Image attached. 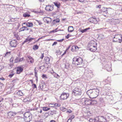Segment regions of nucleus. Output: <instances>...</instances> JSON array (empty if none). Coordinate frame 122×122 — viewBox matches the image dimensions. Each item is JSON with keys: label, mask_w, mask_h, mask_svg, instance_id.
I'll return each instance as SVG.
<instances>
[{"label": "nucleus", "mask_w": 122, "mask_h": 122, "mask_svg": "<svg viewBox=\"0 0 122 122\" xmlns=\"http://www.w3.org/2000/svg\"><path fill=\"white\" fill-rule=\"evenodd\" d=\"M64 39H62V40H59L57 41L59 42H62L63 40Z\"/></svg>", "instance_id": "nucleus-56"}, {"label": "nucleus", "mask_w": 122, "mask_h": 122, "mask_svg": "<svg viewBox=\"0 0 122 122\" xmlns=\"http://www.w3.org/2000/svg\"><path fill=\"white\" fill-rule=\"evenodd\" d=\"M60 109H61V110L63 112H65L66 111V108L63 107H61L60 108Z\"/></svg>", "instance_id": "nucleus-35"}, {"label": "nucleus", "mask_w": 122, "mask_h": 122, "mask_svg": "<svg viewBox=\"0 0 122 122\" xmlns=\"http://www.w3.org/2000/svg\"><path fill=\"white\" fill-rule=\"evenodd\" d=\"M3 99L2 97H0V102H1L2 101H3Z\"/></svg>", "instance_id": "nucleus-55"}, {"label": "nucleus", "mask_w": 122, "mask_h": 122, "mask_svg": "<svg viewBox=\"0 0 122 122\" xmlns=\"http://www.w3.org/2000/svg\"><path fill=\"white\" fill-rule=\"evenodd\" d=\"M71 36L69 34H68L66 36V38L67 39H68Z\"/></svg>", "instance_id": "nucleus-49"}, {"label": "nucleus", "mask_w": 122, "mask_h": 122, "mask_svg": "<svg viewBox=\"0 0 122 122\" xmlns=\"http://www.w3.org/2000/svg\"><path fill=\"white\" fill-rule=\"evenodd\" d=\"M37 21L39 25H41L42 24V22H41L40 21L37 20Z\"/></svg>", "instance_id": "nucleus-47"}, {"label": "nucleus", "mask_w": 122, "mask_h": 122, "mask_svg": "<svg viewBox=\"0 0 122 122\" xmlns=\"http://www.w3.org/2000/svg\"><path fill=\"white\" fill-rule=\"evenodd\" d=\"M23 24H26L27 26L28 27H32L33 26V23L30 22H24L22 24V25Z\"/></svg>", "instance_id": "nucleus-17"}, {"label": "nucleus", "mask_w": 122, "mask_h": 122, "mask_svg": "<svg viewBox=\"0 0 122 122\" xmlns=\"http://www.w3.org/2000/svg\"><path fill=\"white\" fill-rule=\"evenodd\" d=\"M57 42H54V43L52 44V46H53L54 45L56 44H57Z\"/></svg>", "instance_id": "nucleus-57"}, {"label": "nucleus", "mask_w": 122, "mask_h": 122, "mask_svg": "<svg viewBox=\"0 0 122 122\" xmlns=\"http://www.w3.org/2000/svg\"><path fill=\"white\" fill-rule=\"evenodd\" d=\"M72 112V111L71 110H70V109L69 110H68L67 111H66V112L68 113H71V112Z\"/></svg>", "instance_id": "nucleus-52"}, {"label": "nucleus", "mask_w": 122, "mask_h": 122, "mask_svg": "<svg viewBox=\"0 0 122 122\" xmlns=\"http://www.w3.org/2000/svg\"><path fill=\"white\" fill-rule=\"evenodd\" d=\"M101 5H99L98 6V7L99 8H100L101 7Z\"/></svg>", "instance_id": "nucleus-61"}, {"label": "nucleus", "mask_w": 122, "mask_h": 122, "mask_svg": "<svg viewBox=\"0 0 122 122\" xmlns=\"http://www.w3.org/2000/svg\"><path fill=\"white\" fill-rule=\"evenodd\" d=\"M22 25V28H23L25 29H26V30H29V28H28L27 27H26L25 26H23V25Z\"/></svg>", "instance_id": "nucleus-48"}, {"label": "nucleus", "mask_w": 122, "mask_h": 122, "mask_svg": "<svg viewBox=\"0 0 122 122\" xmlns=\"http://www.w3.org/2000/svg\"><path fill=\"white\" fill-rule=\"evenodd\" d=\"M15 62L16 63L18 62H19V57L16 58L15 60Z\"/></svg>", "instance_id": "nucleus-37"}, {"label": "nucleus", "mask_w": 122, "mask_h": 122, "mask_svg": "<svg viewBox=\"0 0 122 122\" xmlns=\"http://www.w3.org/2000/svg\"><path fill=\"white\" fill-rule=\"evenodd\" d=\"M83 62L82 59L78 56L74 57L72 59V63L76 66L81 65Z\"/></svg>", "instance_id": "nucleus-3"}, {"label": "nucleus", "mask_w": 122, "mask_h": 122, "mask_svg": "<svg viewBox=\"0 0 122 122\" xmlns=\"http://www.w3.org/2000/svg\"><path fill=\"white\" fill-rule=\"evenodd\" d=\"M43 110L44 111H46L50 109V108L46 107H44L42 108Z\"/></svg>", "instance_id": "nucleus-29"}, {"label": "nucleus", "mask_w": 122, "mask_h": 122, "mask_svg": "<svg viewBox=\"0 0 122 122\" xmlns=\"http://www.w3.org/2000/svg\"><path fill=\"white\" fill-rule=\"evenodd\" d=\"M97 44L93 40H92L88 44L87 46V49L92 52H95L97 49Z\"/></svg>", "instance_id": "nucleus-2"}, {"label": "nucleus", "mask_w": 122, "mask_h": 122, "mask_svg": "<svg viewBox=\"0 0 122 122\" xmlns=\"http://www.w3.org/2000/svg\"><path fill=\"white\" fill-rule=\"evenodd\" d=\"M99 92V90L97 88L88 90L87 91L86 93L90 98H96L98 96Z\"/></svg>", "instance_id": "nucleus-1"}, {"label": "nucleus", "mask_w": 122, "mask_h": 122, "mask_svg": "<svg viewBox=\"0 0 122 122\" xmlns=\"http://www.w3.org/2000/svg\"><path fill=\"white\" fill-rule=\"evenodd\" d=\"M16 114V112H9L8 113V117L10 118H11L12 117H14Z\"/></svg>", "instance_id": "nucleus-14"}, {"label": "nucleus", "mask_w": 122, "mask_h": 122, "mask_svg": "<svg viewBox=\"0 0 122 122\" xmlns=\"http://www.w3.org/2000/svg\"><path fill=\"white\" fill-rule=\"evenodd\" d=\"M81 102L84 105L88 106L91 105V99L89 98H83L81 99Z\"/></svg>", "instance_id": "nucleus-7"}, {"label": "nucleus", "mask_w": 122, "mask_h": 122, "mask_svg": "<svg viewBox=\"0 0 122 122\" xmlns=\"http://www.w3.org/2000/svg\"><path fill=\"white\" fill-rule=\"evenodd\" d=\"M44 61L47 64H49L50 63V59L48 57H45L44 59Z\"/></svg>", "instance_id": "nucleus-20"}, {"label": "nucleus", "mask_w": 122, "mask_h": 122, "mask_svg": "<svg viewBox=\"0 0 122 122\" xmlns=\"http://www.w3.org/2000/svg\"><path fill=\"white\" fill-rule=\"evenodd\" d=\"M44 0H39L40 2H43L44 1Z\"/></svg>", "instance_id": "nucleus-63"}, {"label": "nucleus", "mask_w": 122, "mask_h": 122, "mask_svg": "<svg viewBox=\"0 0 122 122\" xmlns=\"http://www.w3.org/2000/svg\"><path fill=\"white\" fill-rule=\"evenodd\" d=\"M89 22L94 23H96L97 22V21L96 18L93 17H91L89 19Z\"/></svg>", "instance_id": "nucleus-16"}, {"label": "nucleus", "mask_w": 122, "mask_h": 122, "mask_svg": "<svg viewBox=\"0 0 122 122\" xmlns=\"http://www.w3.org/2000/svg\"><path fill=\"white\" fill-rule=\"evenodd\" d=\"M69 66V64L68 63H67L66 64H65V68H67V66Z\"/></svg>", "instance_id": "nucleus-50"}, {"label": "nucleus", "mask_w": 122, "mask_h": 122, "mask_svg": "<svg viewBox=\"0 0 122 122\" xmlns=\"http://www.w3.org/2000/svg\"><path fill=\"white\" fill-rule=\"evenodd\" d=\"M107 8L103 7L102 8L101 10V11L103 12H106L107 15L108 13V12L107 11Z\"/></svg>", "instance_id": "nucleus-22"}, {"label": "nucleus", "mask_w": 122, "mask_h": 122, "mask_svg": "<svg viewBox=\"0 0 122 122\" xmlns=\"http://www.w3.org/2000/svg\"><path fill=\"white\" fill-rule=\"evenodd\" d=\"M96 120H98L99 122H105L106 121L105 118L102 116L96 117H95Z\"/></svg>", "instance_id": "nucleus-9"}, {"label": "nucleus", "mask_w": 122, "mask_h": 122, "mask_svg": "<svg viewBox=\"0 0 122 122\" xmlns=\"http://www.w3.org/2000/svg\"><path fill=\"white\" fill-rule=\"evenodd\" d=\"M10 44L11 47H15L18 44V42L15 40H13L10 41Z\"/></svg>", "instance_id": "nucleus-10"}, {"label": "nucleus", "mask_w": 122, "mask_h": 122, "mask_svg": "<svg viewBox=\"0 0 122 122\" xmlns=\"http://www.w3.org/2000/svg\"><path fill=\"white\" fill-rule=\"evenodd\" d=\"M8 54H9V55H10V52H7L5 54V56H4V57H5L7 55H8Z\"/></svg>", "instance_id": "nucleus-45"}, {"label": "nucleus", "mask_w": 122, "mask_h": 122, "mask_svg": "<svg viewBox=\"0 0 122 122\" xmlns=\"http://www.w3.org/2000/svg\"><path fill=\"white\" fill-rule=\"evenodd\" d=\"M89 121L90 122H99L98 120H96V118L95 117L93 119L92 118L90 119Z\"/></svg>", "instance_id": "nucleus-25"}, {"label": "nucleus", "mask_w": 122, "mask_h": 122, "mask_svg": "<svg viewBox=\"0 0 122 122\" xmlns=\"http://www.w3.org/2000/svg\"><path fill=\"white\" fill-rule=\"evenodd\" d=\"M78 1L79 2L84 3H85L86 1V0H78Z\"/></svg>", "instance_id": "nucleus-36"}, {"label": "nucleus", "mask_w": 122, "mask_h": 122, "mask_svg": "<svg viewBox=\"0 0 122 122\" xmlns=\"http://www.w3.org/2000/svg\"><path fill=\"white\" fill-rule=\"evenodd\" d=\"M52 105L53 106H51V107H54L55 108H56L57 107H60L61 106V105L59 103H55L54 104H49V105Z\"/></svg>", "instance_id": "nucleus-21"}, {"label": "nucleus", "mask_w": 122, "mask_h": 122, "mask_svg": "<svg viewBox=\"0 0 122 122\" xmlns=\"http://www.w3.org/2000/svg\"><path fill=\"white\" fill-rule=\"evenodd\" d=\"M19 80V79H16L13 80L12 81V82L13 83H15L17 81H18Z\"/></svg>", "instance_id": "nucleus-39"}, {"label": "nucleus", "mask_w": 122, "mask_h": 122, "mask_svg": "<svg viewBox=\"0 0 122 122\" xmlns=\"http://www.w3.org/2000/svg\"><path fill=\"white\" fill-rule=\"evenodd\" d=\"M90 29V28L89 27L88 28L85 29H84L81 30L80 31L82 33H83L86 32L88 30H89Z\"/></svg>", "instance_id": "nucleus-26"}, {"label": "nucleus", "mask_w": 122, "mask_h": 122, "mask_svg": "<svg viewBox=\"0 0 122 122\" xmlns=\"http://www.w3.org/2000/svg\"><path fill=\"white\" fill-rule=\"evenodd\" d=\"M81 90L77 87L73 89L72 93V94L77 97L81 95Z\"/></svg>", "instance_id": "nucleus-4"}, {"label": "nucleus", "mask_w": 122, "mask_h": 122, "mask_svg": "<svg viewBox=\"0 0 122 122\" xmlns=\"http://www.w3.org/2000/svg\"><path fill=\"white\" fill-rule=\"evenodd\" d=\"M54 6L53 5H46L45 8L46 10L47 11H51L53 10Z\"/></svg>", "instance_id": "nucleus-12"}, {"label": "nucleus", "mask_w": 122, "mask_h": 122, "mask_svg": "<svg viewBox=\"0 0 122 122\" xmlns=\"http://www.w3.org/2000/svg\"><path fill=\"white\" fill-rule=\"evenodd\" d=\"M17 95L20 96H21L23 95V93L21 91H18L17 93Z\"/></svg>", "instance_id": "nucleus-28"}, {"label": "nucleus", "mask_w": 122, "mask_h": 122, "mask_svg": "<svg viewBox=\"0 0 122 122\" xmlns=\"http://www.w3.org/2000/svg\"><path fill=\"white\" fill-rule=\"evenodd\" d=\"M0 80H5V79L4 78V77H2L0 78Z\"/></svg>", "instance_id": "nucleus-54"}, {"label": "nucleus", "mask_w": 122, "mask_h": 122, "mask_svg": "<svg viewBox=\"0 0 122 122\" xmlns=\"http://www.w3.org/2000/svg\"><path fill=\"white\" fill-rule=\"evenodd\" d=\"M69 49V48L66 49L63 53L62 55V56H63L65 55L66 53V52Z\"/></svg>", "instance_id": "nucleus-44"}, {"label": "nucleus", "mask_w": 122, "mask_h": 122, "mask_svg": "<svg viewBox=\"0 0 122 122\" xmlns=\"http://www.w3.org/2000/svg\"><path fill=\"white\" fill-rule=\"evenodd\" d=\"M53 21L55 23H57L60 22V20L59 19H56L54 20Z\"/></svg>", "instance_id": "nucleus-34"}, {"label": "nucleus", "mask_w": 122, "mask_h": 122, "mask_svg": "<svg viewBox=\"0 0 122 122\" xmlns=\"http://www.w3.org/2000/svg\"><path fill=\"white\" fill-rule=\"evenodd\" d=\"M26 60L29 63H32L34 62V59L32 57L30 56H27Z\"/></svg>", "instance_id": "nucleus-13"}, {"label": "nucleus", "mask_w": 122, "mask_h": 122, "mask_svg": "<svg viewBox=\"0 0 122 122\" xmlns=\"http://www.w3.org/2000/svg\"><path fill=\"white\" fill-rule=\"evenodd\" d=\"M39 48V47L37 45H34L33 47V49L34 50H36L37 49Z\"/></svg>", "instance_id": "nucleus-30"}, {"label": "nucleus", "mask_w": 122, "mask_h": 122, "mask_svg": "<svg viewBox=\"0 0 122 122\" xmlns=\"http://www.w3.org/2000/svg\"><path fill=\"white\" fill-rule=\"evenodd\" d=\"M57 28H56L55 29L51 31V32H53V33H55L57 32Z\"/></svg>", "instance_id": "nucleus-43"}, {"label": "nucleus", "mask_w": 122, "mask_h": 122, "mask_svg": "<svg viewBox=\"0 0 122 122\" xmlns=\"http://www.w3.org/2000/svg\"><path fill=\"white\" fill-rule=\"evenodd\" d=\"M44 53H41V55L40 57V58L41 59H42L43 58V57H44Z\"/></svg>", "instance_id": "nucleus-46"}, {"label": "nucleus", "mask_w": 122, "mask_h": 122, "mask_svg": "<svg viewBox=\"0 0 122 122\" xmlns=\"http://www.w3.org/2000/svg\"><path fill=\"white\" fill-rule=\"evenodd\" d=\"M24 119L25 122H29L31 119L30 114L29 112H27L24 114Z\"/></svg>", "instance_id": "nucleus-6"}, {"label": "nucleus", "mask_w": 122, "mask_h": 122, "mask_svg": "<svg viewBox=\"0 0 122 122\" xmlns=\"http://www.w3.org/2000/svg\"><path fill=\"white\" fill-rule=\"evenodd\" d=\"M20 30L19 31L20 32L24 31L25 30H26V29H25L21 28L20 29Z\"/></svg>", "instance_id": "nucleus-42"}, {"label": "nucleus", "mask_w": 122, "mask_h": 122, "mask_svg": "<svg viewBox=\"0 0 122 122\" xmlns=\"http://www.w3.org/2000/svg\"><path fill=\"white\" fill-rule=\"evenodd\" d=\"M54 5L56 6L58 8H59L61 6V4L59 2H54Z\"/></svg>", "instance_id": "nucleus-24"}, {"label": "nucleus", "mask_w": 122, "mask_h": 122, "mask_svg": "<svg viewBox=\"0 0 122 122\" xmlns=\"http://www.w3.org/2000/svg\"><path fill=\"white\" fill-rule=\"evenodd\" d=\"M43 20L45 22L47 23H49L51 21V18L48 17H45L43 19Z\"/></svg>", "instance_id": "nucleus-15"}, {"label": "nucleus", "mask_w": 122, "mask_h": 122, "mask_svg": "<svg viewBox=\"0 0 122 122\" xmlns=\"http://www.w3.org/2000/svg\"><path fill=\"white\" fill-rule=\"evenodd\" d=\"M35 39V38H29V37H28L26 39L24 42L23 43V44L27 42H29L31 41L32 40H34Z\"/></svg>", "instance_id": "nucleus-18"}, {"label": "nucleus", "mask_w": 122, "mask_h": 122, "mask_svg": "<svg viewBox=\"0 0 122 122\" xmlns=\"http://www.w3.org/2000/svg\"><path fill=\"white\" fill-rule=\"evenodd\" d=\"M75 116L74 115H72L71 116L69 119H68L67 122H68L69 121L71 122V120L74 118Z\"/></svg>", "instance_id": "nucleus-33"}, {"label": "nucleus", "mask_w": 122, "mask_h": 122, "mask_svg": "<svg viewBox=\"0 0 122 122\" xmlns=\"http://www.w3.org/2000/svg\"><path fill=\"white\" fill-rule=\"evenodd\" d=\"M69 94L68 93L63 92L60 97V99L63 100L67 99L68 98Z\"/></svg>", "instance_id": "nucleus-8"}, {"label": "nucleus", "mask_w": 122, "mask_h": 122, "mask_svg": "<svg viewBox=\"0 0 122 122\" xmlns=\"http://www.w3.org/2000/svg\"><path fill=\"white\" fill-rule=\"evenodd\" d=\"M23 16L24 17H29L30 16V15L28 14L27 13H25L23 14Z\"/></svg>", "instance_id": "nucleus-31"}, {"label": "nucleus", "mask_w": 122, "mask_h": 122, "mask_svg": "<svg viewBox=\"0 0 122 122\" xmlns=\"http://www.w3.org/2000/svg\"><path fill=\"white\" fill-rule=\"evenodd\" d=\"M50 122H56L55 120H51L50 121Z\"/></svg>", "instance_id": "nucleus-58"}, {"label": "nucleus", "mask_w": 122, "mask_h": 122, "mask_svg": "<svg viewBox=\"0 0 122 122\" xmlns=\"http://www.w3.org/2000/svg\"><path fill=\"white\" fill-rule=\"evenodd\" d=\"M73 27L72 26H69L68 27V31L69 32H71L74 30Z\"/></svg>", "instance_id": "nucleus-23"}, {"label": "nucleus", "mask_w": 122, "mask_h": 122, "mask_svg": "<svg viewBox=\"0 0 122 122\" xmlns=\"http://www.w3.org/2000/svg\"><path fill=\"white\" fill-rule=\"evenodd\" d=\"M42 77L43 78H47V77L46 75L43 74L42 76Z\"/></svg>", "instance_id": "nucleus-41"}, {"label": "nucleus", "mask_w": 122, "mask_h": 122, "mask_svg": "<svg viewBox=\"0 0 122 122\" xmlns=\"http://www.w3.org/2000/svg\"><path fill=\"white\" fill-rule=\"evenodd\" d=\"M24 59V57H22L21 58H19V62L23 61V60Z\"/></svg>", "instance_id": "nucleus-53"}, {"label": "nucleus", "mask_w": 122, "mask_h": 122, "mask_svg": "<svg viewBox=\"0 0 122 122\" xmlns=\"http://www.w3.org/2000/svg\"><path fill=\"white\" fill-rule=\"evenodd\" d=\"M79 49V47L77 46H73L71 48V50L72 51H77Z\"/></svg>", "instance_id": "nucleus-19"}, {"label": "nucleus", "mask_w": 122, "mask_h": 122, "mask_svg": "<svg viewBox=\"0 0 122 122\" xmlns=\"http://www.w3.org/2000/svg\"><path fill=\"white\" fill-rule=\"evenodd\" d=\"M79 87L81 88V87L82 88L84 87V85L82 83H80V86Z\"/></svg>", "instance_id": "nucleus-40"}, {"label": "nucleus", "mask_w": 122, "mask_h": 122, "mask_svg": "<svg viewBox=\"0 0 122 122\" xmlns=\"http://www.w3.org/2000/svg\"><path fill=\"white\" fill-rule=\"evenodd\" d=\"M16 73L18 74H19L22 72L23 70L22 66H19L16 68Z\"/></svg>", "instance_id": "nucleus-11"}, {"label": "nucleus", "mask_w": 122, "mask_h": 122, "mask_svg": "<svg viewBox=\"0 0 122 122\" xmlns=\"http://www.w3.org/2000/svg\"><path fill=\"white\" fill-rule=\"evenodd\" d=\"M11 74H10L9 76H8L10 78H11L12 76L15 75V73L14 71H12L11 72Z\"/></svg>", "instance_id": "nucleus-32"}, {"label": "nucleus", "mask_w": 122, "mask_h": 122, "mask_svg": "<svg viewBox=\"0 0 122 122\" xmlns=\"http://www.w3.org/2000/svg\"><path fill=\"white\" fill-rule=\"evenodd\" d=\"M91 105H94L97 103V102L95 100H92L91 99Z\"/></svg>", "instance_id": "nucleus-27"}, {"label": "nucleus", "mask_w": 122, "mask_h": 122, "mask_svg": "<svg viewBox=\"0 0 122 122\" xmlns=\"http://www.w3.org/2000/svg\"><path fill=\"white\" fill-rule=\"evenodd\" d=\"M26 98L25 99H24V101L25 102H27L26 101Z\"/></svg>", "instance_id": "nucleus-60"}, {"label": "nucleus", "mask_w": 122, "mask_h": 122, "mask_svg": "<svg viewBox=\"0 0 122 122\" xmlns=\"http://www.w3.org/2000/svg\"><path fill=\"white\" fill-rule=\"evenodd\" d=\"M32 86H33V88H36V87H37L36 85L35 84H33L32 85Z\"/></svg>", "instance_id": "nucleus-51"}, {"label": "nucleus", "mask_w": 122, "mask_h": 122, "mask_svg": "<svg viewBox=\"0 0 122 122\" xmlns=\"http://www.w3.org/2000/svg\"><path fill=\"white\" fill-rule=\"evenodd\" d=\"M18 36L17 35H15V36L16 37H18Z\"/></svg>", "instance_id": "nucleus-62"}, {"label": "nucleus", "mask_w": 122, "mask_h": 122, "mask_svg": "<svg viewBox=\"0 0 122 122\" xmlns=\"http://www.w3.org/2000/svg\"><path fill=\"white\" fill-rule=\"evenodd\" d=\"M54 76L56 78H58L60 77V76H59L57 74L55 73V74L54 75Z\"/></svg>", "instance_id": "nucleus-38"}, {"label": "nucleus", "mask_w": 122, "mask_h": 122, "mask_svg": "<svg viewBox=\"0 0 122 122\" xmlns=\"http://www.w3.org/2000/svg\"><path fill=\"white\" fill-rule=\"evenodd\" d=\"M10 60L11 61H13V58L12 57L10 59Z\"/></svg>", "instance_id": "nucleus-59"}, {"label": "nucleus", "mask_w": 122, "mask_h": 122, "mask_svg": "<svg viewBox=\"0 0 122 122\" xmlns=\"http://www.w3.org/2000/svg\"><path fill=\"white\" fill-rule=\"evenodd\" d=\"M122 41V36L121 34L116 35L113 38V42L121 43Z\"/></svg>", "instance_id": "nucleus-5"}, {"label": "nucleus", "mask_w": 122, "mask_h": 122, "mask_svg": "<svg viewBox=\"0 0 122 122\" xmlns=\"http://www.w3.org/2000/svg\"><path fill=\"white\" fill-rule=\"evenodd\" d=\"M40 39V38H39V39H38L36 41V42H37V41H39V40Z\"/></svg>", "instance_id": "nucleus-64"}]
</instances>
